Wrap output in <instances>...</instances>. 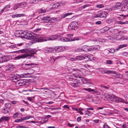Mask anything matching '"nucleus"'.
<instances>
[{"label": "nucleus", "instance_id": "obj_5", "mask_svg": "<svg viewBox=\"0 0 128 128\" xmlns=\"http://www.w3.org/2000/svg\"><path fill=\"white\" fill-rule=\"evenodd\" d=\"M8 60V58L7 56L0 54V63L7 62Z\"/></svg>", "mask_w": 128, "mask_h": 128}, {"label": "nucleus", "instance_id": "obj_40", "mask_svg": "<svg viewBox=\"0 0 128 128\" xmlns=\"http://www.w3.org/2000/svg\"><path fill=\"white\" fill-rule=\"evenodd\" d=\"M83 90H86V91H88V92H91L92 90V89H91L90 88H83Z\"/></svg>", "mask_w": 128, "mask_h": 128}, {"label": "nucleus", "instance_id": "obj_35", "mask_svg": "<svg viewBox=\"0 0 128 128\" xmlns=\"http://www.w3.org/2000/svg\"><path fill=\"white\" fill-rule=\"evenodd\" d=\"M29 72L27 73L28 74H31L34 73V70L33 69L30 68L29 69Z\"/></svg>", "mask_w": 128, "mask_h": 128}, {"label": "nucleus", "instance_id": "obj_14", "mask_svg": "<svg viewBox=\"0 0 128 128\" xmlns=\"http://www.w3.org/2000/svg\"><path fill=\"white\" fill-rule=\"evenodd\" d=\"M94 58L92 56H88L84 57V60L86 62L90 61H92Z\"/></svg>", "mask_w": 128, "mask_h": 128}, {"label": "nucleus", "instance_id": "obj_24", "mask_svg": "<svg viewBox=\"0 0 128 128\" xmlns=\"http://www.w3.org/2000/svg\"><path fill=\"white\" fill-rule=\"evenodd\" d=\"M72 13L70 12L69 13H67L66 14H64L62 15L61 16V18H64L66 16L72 15Z\"/></svg>", "mask_w": 128, "mask_h": 128}, {"label": "nucleus", "instance_id": "obj_12", "mask_svg": "<svg viewBox=\"0 0 128 128\" xmlns=\"http://www.w3.org/2000/svg\"><path fill=\"white\" fill-rule=\"evenodd\" d=\"M80 80H79V81H78L76 82H71L70 84L72 86L74 87L79 86L80 85V82L79 81Z\"/></svg>", "mask_w": 128, "mask_h": 128}, {"label": "nucleus", "instance_id": "obj_42", "mask_svg": "<svg viewBox=\"0 0 128 128\" xmlns=\"http://www.w3.org/2000/svg\"><path fill=\"white\" fill-rule=\"evenodd\" d=\"M26 75V74H21L20 75H18V77L20 78H24L25 77V76Z\"/></svg>", "mask_w": 128, "mask_h": 128}, {"label": "nucleus", "instance_id": "obj_17", "mask_svg": "<svg viewBox=\"0 0 128 128\" xmlns=\"http://www.w3.org/2000/svg\"><path fill=\"white\" fill-rule=\"evenodd\" d=\"M10 119V117L3 116L1 117L0 119V123L5 120L6 121H8Z\"/></svg>", "mask_w": 128, "mask_h": 128}, {"label": "nucleus", "instance_id": "obj_47", "mask_svg": "<svg viewBox=\"0 0 128 128\" xmlns=\"http://www.w3.org/2000/svg\"><path fill=\"white\" fill-rule=\"evenodd\" d=\"M96 6L98 8H101L104 6V5L102 4H98L96 5Z\"/></svg>", "mask_w": 128, "mask_h": 128}, {"label": "nucleus", "instance_id": "obj_55", "mask_svg": "<svg viewBox=\"0 0 128 128\" xmlns=\"http://www.w3.org/2000/svg\"><path fill=\"white\" fill-rule=\"evenodd\" d=\"M62 58V57L61 56H58L56 58H53V60L54 61H55L56 60L58 59H59L60 58Z\"/></svg>", "mask_w": 128, "mask_h": 128}, {"label": "nucleus", "instance_id": "obj_64", "mask_svg": "<svg viewBox=\"0 0 128 128\" xmlns=\"http://www.w3.org/2000/svg\"><path fill=\"white\" fill-rule=\"evenodd\" d=\"M4 100H2V99L0 100V104H3L4 103Z\"/></svg>", "mask_w": 128, "mask_h": 128}, {"label": "nucleus", "instance_id": "obj_6", "mask_svg": "<svg viewBox=\"0 0 128 128\" xmlns=\"http://www.w3.org/2000/svg\"><path fill=\"white\" fill-rule=\"evenodd\" d=\"M63 36L62 34H56L54 35L51 36L49 38L50 40H54L60 37H62Z\"/></svg>", "mask_w": 128, "mask_h": 128}, {"label": "nucleus", "instance_id": "obj_4", "mask_svg": "<svg viewBox=\"0 0 128 128\" xmlns=\"http://www.w3.org/2000/svg\"><path fill=\"white\" fill-rule=\"evenodd\" d=\"M78 28V23L76 21H73L71 22L68 26V28L70 30H76Z\"/></svg>", "mask_w": 128, "mask_h": 128}, {"label": "nucleus", "instance_id": "obj_63", "mask_svg": "<svg viewBox=\"0 0 128 128\" xmlns=\"http://www.w3.org/2000/svg\"><path fill=\"white\" fill-rule=\"evenodd\" d=\"M128 24V21H126L125 22H120V24Z\"/></svg>", "mask_w": 128, "mask_h": 128}, {"label": "nucleus", "instance_id": "obj_39", "mask_svg": "<svg viewBox=\"0 0 128 128\" xmlns=\"http://www.w3.org/2000/svg\"><path fill=\"white\" fill-rule=\"evenodd\" d=\"M18 112H16V113L14 114L13 116V118L15 119H16L18 117Z\"/></svg>", "mask_w": 128, "mask_h": 128}, {"label": "nucleus", "instance_id": "obj_33", "mask_svg": "<svg viewBox=\"0 0 128 128\" xmlns=\"http://www.w3.org/2000/svg\"><path fill=\"white\" fill-rule=\"evenodd\" d=\"M20 5L19 3L16 4L14 7V9L15 10L19 8L20 6Z\"/></svg>", "mask_w": 128, "mask_h": 128}, {"label": "nucleus", "instance_id": "obj_51", "mask_svg": "<svg viewBox=\"0 0 128 128\" xmlns=\"http://www.w3.org/2000/svg\"><path fill=\"white\" fill-rule=\"evenodd\" d=\"M40 11L41 13H44L46 12V10L45 9H41L40 10Z\"/></svg>", "mask_w": 128, "mask_h": 128}, {"label": "nucleus", "instance_id": "obj_28", "mask_svg": "<svg viewBox=\"0 0 128 128\" xmlns=\"http://www.w3.org/2000/svg\"><path fill=\"white\" fill-rule=\"evenodd\" d=\"M114 20L112 18H109L106 20V22L108 24H110L113 22Z\"/></svg>", "mask_w": 128, "mask_h": 128}, {"label": "nucleus", "instance_id": "obj_2", "mask_svg": "<svg viewBox=\"0 0 128 128\" xmlns=\"http://www.w3.org/2000/svg\"><path fill=\"white\" fill-rule=\"evenodd\" d=\"M32 35L30 32L27 31L23 32L22 34L20 36L22 38H25L27 40H32L36 42H41L42 41V39L41 36L37 34Z\"/></svg>", "mask_w": 128, "mask_h": 128}, {"label": "nucleus", "instance_id": "obj_18", "mask_svg": "<svg viewBox=\"0 0 128 128\" xmlns=\"http://www.w3.org/2000/svg\"><path fill=\"white\" fill-rule=\"evenodd\" d=\"M128 9V6L126 4H124L120 8V10L124 11Z\"/></svg>", "mask_w": 128, "mask_h": 128}, {"label": "nucleus", "instance_id": "obj_23", "mask_svg": "<svg viewBox=\"0 0 128 128\" xmlns=\"http://www.w3.org/2000/svg\"><path fill=\"white\" fill-rule=\"evenodd\" d=\"M48 52H52V53L54 52H56V48L55 47L54 48H48Z\"/></svg>", "mask_w": 128, "mask_h": 128}, {"label": "nucleus", "instance_id": "obj_50", "mask_svg": "<svg viewBox=\"0 0 128 128\" xmlns=\"http://www.w3.org/2000/svg\"><path fill=\"white\" fill-rule=\"evenodd\" d=\"M30 116H26L23 117H22L23 120H26L27 119H28L29 118H30Z\"/></svg>", "mask_w": 128, "mask_h": 128}, {"label": "nucleus", "instance_id": "obj_29", "mask_svg": "<svg viewBox=\"0 0 128 128\" xmlns=\"http://www.w3.org/2000/svg\"><path fill=\"white\" fill-rule=\"evenodd\" d=\"M19 4L20 6L22 8H24L26 5V3L25 2H22Z\"/></svg>", "mask_w": 128, "mask_h": 128}, {"label": "nucleus", "instance_id": "obj_19", "mask_svg": "<svg viewBox=\"0 0 128 128\" xmlns=\"http://www.w3.org/2000/svg\"><path fill=\"white\" fill-rule=\"evenodd\" d=\"M121 17H118V18L120 20H123L126 19L127 17L128 16V14L127 15H124L123 14H121L120 15Z\"/></svg>", "mask_w": 128, "mask_h": 128}, {"label": "nucleus", "instance_id": "obj_16", "mask_svg": "<svg viewBox=\"0 0 128 128\" xmlns=\"http://www.w3.org/2000/svg\"><path fill=\"white\" fill-rule=\"evenodd\" d=\"M107 13L106 12H102L101 13L98 14V16L100 18L105 17L107 16Z\"/></svg>", "mask_w": 128, "mask_h": 128}, {"label": "nucleus", "instance_id": "obj_34", "mask_svg": "<svg viewBox=\"0 0 128 128\" xmlns=\"http://www.w3.org/2000/svg\"><path fill=\"white\" fill-rule=\"evenodd\" d=\"M24 120H23V118H21L20 119H18L16 120L14 122H22Z\"/></svg>", "mask_w": 128, "mask_h": 128}, {"label": "nucleus", "instance_id": "obj_60", "mask_svg": "<svg viewBox=\"0 0 128 128\" xmlns=\"http://www.w3.org/2000/svg\"><path fill=\"white\" fill-rule=\"evenodd\" d=\"M7 6H5L4 8L3 9H2V10L0 11V14L1 13H3L4 12V10L6 8V7Z\"/></svg>", "mask_w": 128, "mask_h": 128}, {"label": "nucleus", "instance_id": "obj_37", "mask_svg": "<svg viewBox=\"0 0 128 128\" xmlns=\"http://www.w3.org/2000/svg\"><path fill=\"white\" fill-rule=\"evenodd\" d=\"M118 99V102H123V103L125 102L123 100L122 98H120L119 97ZM125 102L126 104H128V102Z\"/></svg>", "mask_w": 128, "mask_h": 128}, {"label": "nucleus", "instance_id": "obj_1", "mask_svg": "<svg viewBox=\"0 0 128 128\" xmlns=\"http://www.w3.org/2000/svg\"><path fill=\"white\" fill-rule=\"evenodd\" d=\"M36 50L35 49L32 48L23 49L19 50L16 52H19L22 53H25L26 54L18 56L15 58V59L17 60L20 58H24L29 56L32 57L36 53Z\"/></svg>", "mask_w": 128, "mask_h": 128}, {"label": "nucleus", "instance_id": "obj_59", "mask_svg": "<svg viewBox=\"0 0 128 128\" xmlns=\"http://www.w3.org/2000/svg\"><path fill=\"white\" fill-rule=\"evenodd\" d=\"M24 126H16V128H25L24 127Z\"/></svg>", "mask_w": 128, "mask_h": 128}, {"label": "nucleus", "instance_id": "obj_45", "mask_svg": "<svg viewBox=\"0 0 128 128\" xmlns=\"http://www.w3.org/2000/svg\"><path fill=\"white\" fill-rule=\"evenodd\" d=\"M127 46V45L126 44H122L119 46V48H122L124 47H126V46Z\"/></svg>", "mask_w": 128, "mask_h": 128}, {"label": "nucleus", "instance_id": "obj_26", "mask_svg": "<svg viewBox=\"0 0 128 128\" xmlns=\"http://www.w3.org/2000/svg\"><path fill=\"white\" fill-rule=\"evenodd\" d=\"M88 46H85L83 47L82 50L84 51L87 52H89Z\"/></svg>", "mask_w": 128, "mask_h": 128}, {"label": "nucleus", "instance_id": "obj_54", "mask_svg": "<svg viewBox=\"0 0 128 128\" xmlns=\"http://www.w3.org/2000/svg\"><path fill=\"white\" fill-rule=\"evenodd\" d=\"M103 128H109L110 127L106 124H105L103 125Z\"/></svg>", "mask_w": 128, "mask_h": 128}, {"label": "nucleus", "instance_id": "obj_44", "mask_svg": "<svg viewBox=\"0 0 128 128\" xmlns=\"http://www.w3.org/2000/svg\"><path fill=\"white\" fill-rule=\"evenodd\" d=\"M112 62L111 60H108L106 61V64H112Z\"/></svg>", "mask_w": 128, "mask_h": 128}, {"label": "nucleus", "instance_id": "obj_9", "mask_svg": "<svg viewBox=\"0 0 128 128\" xmlns=\"http://www.w3.org/2000/svg\"><path fill=\"white\" fill-rule=\"evenodd\" d=\"M52 6L50 8V10H52L55 9H56L59 7L60 6V4L59 2H56L54 4L52 5Z\"/></svg>", "mask_w": 128, "mask_h": 128}, {"label": "nucleus", "instance_id": "obj_36", "mask_svg": "<svg viewBox=\"0 0 128 128\" xmlns=\"http://www.w3.org/2000/svg\"><path fill=\"white\" fill-rule=\"evenodd\" d=\"M11 104L9 103H6L5 105V107L6 108H8V109L11 107Z\"/></svg>", "mask_w": 128, "mask_h": 128}, {"label": "nucleus", "instance_id": "obj_52", "mask_svg": "<svg viewBox=\"0 0 128 128\" xmlns=\"http://www.w3.org/2000/svg\"><path fill=\"white\" fill-rule=\"evenodd\" d=\"M110 29V28L108 27H104V30L105 32H106L107 31V30H108Z\"/></svg>", "mask_w": 128, "mask_h": 128}, {"label": "nucleus", "instance_id": "obj_41", "mask_svg": "<svg viewBox=\"0 0 128 128\" xmlns=\"http://www.w3.org/2000/svg\"><path fill=\"white\" fill-rule=\"evenodd\" d=\"M30 2H31V4H36L38 2V0H30Z\"/></svg>", "mask_w": 128, "mask_h": 128}, {"label": "nucleus", "instance_id": "obj_20", "mask_svg": "<svg viewBox=\"0 0 128 128\" xmlns=\"http://www.w3.org/2000/svg\"><path fill=\"white\" fill-rule=\"evenodd\" d=\"M23 32H22L20 31H16V36L18 37L22 38V36H20L22 34Z\"/></svg>", "mask_w": 128, "mask_h": 128}, {"label": "nucleus", "instance_id": "obj_22", "mask_svg": "<svg viewBox=\"0 0 128 128\" xmlns=\"http://www.w3.org/2000/svg\"><path fill=\"white\" fill-rule=\"evenodd\" d=\"M25 15V14H18L15 15H12V18H15L16 17H18L22 16H24Z\"/></svg>", "mask_w": 128, "mask_h": 128}, {"label": "nucleus", "instance_id": "obj_8", "mask_svg": "<svg viewBox=\"0 0 128 128\" xmlns=\"http://www.w3.org/2000/svg\"><path fill=\"white\" fill-rule=\"evenodd\" d=\"M60 40L61 41L67 42L68 41H72L76 40H78V39H77V38H67L66 37H62L60 38Z\"/></svg>", "mask_w": 128, "mask_h": 128}, {"label": "nucleus", "instance_id": "obj_61", "mask_svg": "<svg viewBox=\"0 0 128 128\" xmlns=\"http://www.w3.org/2000/svg\"><path fill=\"white\" fill-rule=\"evenodd\" d=\"M81 119V117L80 116L77 118V120L78 122L80 121Z\"/></svg>", "mask_w": 128, "mask_h": 128}, {"label": "nucleus", "instance_id": "obj_43", "mask_svg": "<svg viewBox=\"0 0 128 128\" xmlns=\"http://www.w3.org/2000/svg\"><path fill=\"white\" fill-rule=\"evenodd\" d=\"M114 73L113 74H116V76L117 78H119L120 77V74H119L118 72H116L115 71H114Z\"/></svg>", "mask_w": 128, "mask_h": 128}, {"label": "nucleus", "instance_id": "obj_10", "mask_svg": "<svg viewBox=\"0 0 128 128\" xmlns=\"http://www.w3.org/2000/svg\"><path fill=\"white\" fill-rule=\"evenodd\" d=\"M122 4L120 2H117L114 5V8L115 10L120 9L122 7Z\"/></svg>", "mask_w": 128, "mask_h": 128}, {"label": "nucleus", "instance_id": "obj_13", "mask_svg": "<svg viewBox=\"0 0 128 128\" xmlns=\"http://www.w3.org/2000/svg\"><path fill=\"white\" fill-rule=\"evenodd\" d=\"M118 98L119 97L113 95H112L110 97V98L111 99V100L117 102H118Z\"/></svg>", "mask_w": 128, "mask_h": 128}, {"label": "nucleus", "instance_id": "obj_21", "mask_svg": "<svg viewBox=\"0 0 128 128\" xmlns=\"http://www.w3.org/2000/svg\"><path fill=\"white\" fill-rule=\"evenodd\" d=\"M17 80L18 81L20 82L18 83V85L20 86H24L25 85V84L26 83V82L24 81V80Z\"/></svg>", "mask_w": 128, "mask_h": 128}, {"label": "nucleus", "instance_id": "obj_62", "mask_svg": "<svg viewBox=\"0 0 128 128\" xmlns=\"http://www.w3.org/2000/svg\"><path fill=\"white\" fill-rule=\"evenodd\" d=\"M66 36L70 38L73 36V34H67Z\"/></svg>", "mask_w": 128, "mask_h": 128}, {"label": "nucleus", "instance_id": "obj_57", "mask_svg": "<svg viewBox=\"0 0 128 128\" xmlns=\"http://www.w3.org/2000/svg\"><path fill=\"white\" fill-rule=\"evenodd\" d=\"M102 22L101 21H98L96 22L95 24H100Z\"/></svg>", "mask_w": 128, "mask_h": 128}, {"label": "nucleus", "instance_id": "obj_7", "mask_svg": "<svg viewBox=\"0 0 128 128\" xmlns=\"http://www.w3.org/2000/svg\"><path fill=\"white\" fill-rule=\"evenodd\" d=\"M88 51L89 52L95 50H98L100 49V46L96 45L95 46H88Z\"/></svg>", "mask_w": 128, "mask_h": 128}, {"label": "nucleus", "instance_id": "obj_11", "mask_svg": "<svg viewBox=\"0 0 128 128\" xmlns=\"http://www.w3.org/2000/svg\"><path fill=\"white\" fill-rule=\"evenodd\" d=\"M56 52H62L65 49L64 47L63 46H56Z\"/></svg>", "mask_w": 128, "mask_h": 128}, {"label": "nucleus", "instance_id": "obj_3", "mask_svg": "<svg viewBox=\"0 0 128 128\" xmlns=\"http://www.w3.org/2000/svg\"><path fill=\"white\" fill-rule=\"evenodd\" d=\"M36 65L34 63H24L22 64V68L25 70H29L30 68H32L34 66V65Z\"/></svg>", "mask_w": 128, "mask_h": 128}, {"label": "nucleus", "instance_id": "obj_53", "mask_svg": "<svg viewBox=\"0 0 128 128\" xmlns=\"http://www.w3.org/2000/svg\"><path fill=\"white\" fill-rule=\"evenodd\" d=\"M76 77L77 78H79L80 79V80H83V78L82 76H80L79 75H78L76 76Z\"/></svg>", "mask_w": 128, "mask_h": 128}, {"label": "nucleus", "instance_id": "obj_58", "mask_svg": "<svg viewBox=\"0 0 128 128\" xmlns=\"http://www.w3.org/2000/svg\"><path fill=\"white\" fill-rule=\"evenodd\" d=\"M70 60L72 61H75L76 60H77L76 58H70Z\"/></svg>", "mask_w": 128, "mask_h": 128}, {"label": "nucleus", "instance_id": "obj_31", "mask_svg": "<svg viewBox=\"0 0 128 128\" xmlns=\"http://www.w3.org/2000/svg\"><path fill=\"white\" fill-rule=\"evenodd\" d=\"M92 114V113L90 111L87 110L85 112V113L84 114L86 115H87L88 116H91Z\"/></svg>", "mask_w": 128, "mask_h": 128}, {"label": "nucleus", "instance_id": "obj_48", "mask_svg": "<svg viewBox=\"0 0 128 128\" xmlns=\"http://www.w3.org/2000/svg\"><path fill=\"white\" fill-rule=\"evenodd\" d=\"M100 87L102 88H104L106 90H108L109 88L105 86L104 85H100Z\"/></svg>", "mask_w": 128, "mask_h": 128}, {"label": "nucleus", "instance_id": "obj_30", "mask_svg": "<svg viewBox=\"0 0 128 128\" xmlns=\"http://www.w3.org/2000/svg\"><path fill=\"white\" fill-rule=\"evenodd\" d=\"M12 76H11V78H12L14 80H16L17 78H18V76H16L14 74H12Z\"/></svg>", "mask_w": 128, "mask_h": 128}, {"label": "nucleus", "instance_id": "obj_46", "mask_svg": "<svg viewBox=\"0 0 128 128\" xmlns=\"http://www.w3.org/2000/svg\"><path fill=\"white\" fill-rule=\"evenodd\" d=\"M109 51L110 53H113L115 52V50L113 48H111L110 50Z\"/></svg>", "mask_w": 128, "mask_h": 128}, {"label": "nucleus", "instance_id": "obj_15", "mask_svg": "<svg viewBox=\"0 0 128 128\" xmlns=\"http://www.w3.org/2000/svg\"><path fill=\"white\" fill-rule=\"evenodd\" d=\"M50 17L46 16L42 18V20L44 21L43 22L48 23H50Z\"/></svg>", "mask_w": 128, "mask_h": 128}, {"label": "nucleus", "instance_id": "obj_38", "mask_svg": "<svg viewBox=\"0 0 128 128\" xmlns=\"http://www.w3.org/2000/svg\"><path fill=\"white\" fill-rule=\"evenodd\" d=\"M114 73V71H111L110 70H106V74H113Z\"/></svg>", "mask_w": 128, "mask_h": 128}, {"label": "nucleus", "instance_id": "obj_27", "mask_svg": "<svg viewBox=\"0 0 128 128\" xmlns=\"http://www.w3.org/2000/svg\"><path fill=\"white\" fill-rule=\"evenodd\" d=\"M84 57L82 56H79L76 57L77 60H84Z\"/></svg>", "mask_w": 128, "mask_h": 128}, {"label": "nucleus", "instance_id": "obj_25", "mask_svg": "<svg viewBox=\"0 0 128 128\" xmlns=\"http://www.w3.org/2000/svg\"><path fill=\"white\" fill-rule=\"evenodd\" d=\"M2 112L5 114L8 113V108H2Z\"/></svg>", "mask_w": 128, "mask_h": 128}, {"label": "nucleus", "instance_id": "obj_49", "mask_svg": "<svg viewBox=\"0 0 128 128\" xmlns=\"http://www.w3.org/2000/svg\"><path fill=\"white\" fill-rule=\"evenodd\" d=\"M83 110V109L81 108H80V110H79L78 112L81 114L82 115L83 114V113L82 112V111Z\"/></svg>", "mask_w": 128, "mask_h": 128}, {"label": "nucleus", "instance_id": "obj_32", "mask_svg": "<svg viewBox=\"0 0 128 128\" xmlns=\"http://www.w3.org/2000/svg\"><path fill=\"white\" fill-rule=\"evenodd\" d=\"M56 18H50V17L49 19L50 23H52L54 22L55 21V20L56 19Z\"/></svg>", "mask_w": 128, "mask_h": 128}, {"label": "nucleus", "instance_id": "obj_56", "mask_svg": "<svg viewBox=\"0 0 128 128\" xmlns=\"http://www.w3.org/2000/svg\"><path fill=\"white\" fill-rule=\"evenodd\" d=\"M63 108H67L68 109H69V107L66 105H64L63 106Z\"/></svg>", "mask_w": 128, "mask_h": 128}]
</instances>
